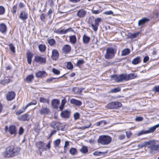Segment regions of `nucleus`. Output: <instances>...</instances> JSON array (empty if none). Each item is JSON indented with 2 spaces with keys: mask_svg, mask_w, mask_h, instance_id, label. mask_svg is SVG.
<instances>
[{
  "mask_svg": "<svg viewBox=\"0 0 159 159\" xmlns=\"http://www.w3.org/2000/svg\"><path fill=\"white\" fill-rule=\"evenodd\" d=\"M35 145L39 149H40L42 151L46 150V148H45V144L42 141L36 142L35 143Z\"/></svg>",
  "mask_w": 159,
  "mask_h": 159,
  "instance_id": "12",
  "label": "nucleus"
},
{
  "mask_svg": "<svg viewBox=\"0 0 159 159\" xmlns=\"http://www.w3.org/2000/svg\"><path fill=\"white\" fill-rule=\"evenodd\" d=\"M120 90V88L118 87L111 89L108 93H115L119 92Z\"/></svg>",
  "mask_w": 159,
  "mask_h": 159,
  "instance_id": "29",
  "label": "nucleus"
},
{
  "mask_svg": "<svg viewBox=\"0 0 159 159\" xmlns=\"http://www.w3.org/2000/svg\"><path fill=\"white\" fill-rule=\"evenodd\" d=\"M122 105V104L120 102H112L109 103L106 107V108L110 109H116L121 107Z\"/></svg>",
  "mask_w": 159,
  "mask_h": 159,
  "instance_id": "6",
  "label": "nucleus"
},
{
  "mask_svg": "<svg viewBox=\"0 0 159 159\" xmlns=\"http://www.w3.org/2000/svg\"><path fill=\"white\" fill-rule=\"evenodd\" d=\"M61 142V140L59 139H58L54 141L53 144L55 147L58 146Z\"/></svg>",
  "mask_w": 159,
  "mask_h": 159,
  "instance_id": "43",
  "label": "nucleus"
},
{
  "mask_svg": "<svg viewBox=\"0 0 159 159\" xmlns=\"http://www.w3.org/2000/svg\"><path fill=\"white\" fill-rule=\"evenodd\" d=\"M15 93L14 91H9L6 95L7 99L8 101H11L15 98Z\"/></svg>",
  "mask_w": 159,
  "mask_h": 159,
  "instance_id": "10",
  "label": "nucleus"
},
{
  "mask_svg": "<svg viewBox=\"0 0 159 159\" xmlns=\"http://www.w3.org/2000/svg\"><path fill=\"white\" fill-rule=\"evenodd\" d=\"M38 48L40 52H44L46 49V46L44 44H41L39 45Z\"/></svg>",
  "mask_w": 159,
  "mask_h": 159,
  "instance_id": "32",
  "label": "nucleus"
},
{
  "mask_svg": "<svg viewBox=\"0 0 159 159\" xmlns=\"http://www.w3.org/2000/svg\"><path fill=\"white\" fill-rule=\"evenodd\" d=\"M152 90L155 92H158L159 93V85L154 87L153 88Z\"/></svg>",
  "mask_w": 159,
  "mask_h": 159,
  "instance_id": "50",
  "label": "nucleus"
},
{
  "mask_svg": "<svg viewBox=\"0 0 159 159\" xmlns=\"http://www.w3.org/2000/svg\"><path fill=\"white\" fill-rule=\"evenodd\" d=\"M91 25L92 27V29L94 31H96L97 30L98 26L97 25L95 24L94 25L93 24H91Z\"/></svg>",
  "mask_w": 159,
  "mask_h": 159,
  "instance_id": "51",
  "label": "nucleus"
},
{
  "mask_svg": "<svg viewBox=\"0 0 159 159\" xmlns=\"http://www.w3.org/2000/svg\"><path fill=\"white\" fill-rule=\"evenodd\" d=\"M60 103V101L57 99H53L52 100L51 104L52 107L55 109L58 108V105Z\"/></svg>",
  "mask_w": 159,
  "mask_h": 159,
  "instance_id": "17",
  "label": "nucleus"
},
{
  "mask_svg": "<svg viewBox=\"0 0 159 159\" xmlns=\"http://www.w3.org/2000/svg\"><path fill=\"white\" fill-rule=\"evenodd\" d=\"M126 136L128 138H130L132 135V133L131 132L129 131L126 132Z\"/></svg>",
  "mask_w": 159,
  "mask_h": 159,
  "instance_id": "60",
  "label": "nucleus"
},
{
  "mask_svg": "<svg viewBox=\"0 0 159 159\" xmlns=\"http://www.w3.org/2000/svg\"><path fill=\"white\" fill-rule=\"evenodd\" d=\"M39 112L42 115H47L49 114L50 111V109L47 107H42L40 110Z\"/></svg>",
  "mask_w": 159,
  "mask_h": 159,
  "instance_id": "14",
  "label": "nucleus"
},
{
  "mask_svg": "<svg viewBox=\"0 0 159 159\" xmlns=\"http://www.w3.org/2000/svg\"><path fill=\"white\" fill-rule=\"evenodd\" d=\"M148 134L147 130H142L141 131L139 132L137 134V135H138V136H139L142 135H143V134Z\"/></svg>",
  "mask_w": 159,
  "mask_h": 159,
  "instance_id": "46",
  "label": "nucleus"
},
{
  "mask_svg": "<svg viewBox=\"0 0 159 159\" xmlns=\"http://www.w3.org/2000/svg\"><path fill=\"white\" fill-rule=\"evenodd\" d=\"M62 49L64 53L67 54L70 51L71 47L69 45H65L63 46Z\"/></svg>",
  "mask_w": 159,
  "mask_h": 159,
  "instance_id": "20",
  "label": "nucleus"
},
{
  "mask_svg": "<svg viewBox=\"0 0 159 159\" xmlns=\"http://www.w3.org/2000/svg\"><path fill=\"white\" fill-rule=\"evenodd\" d=\"M36 76L38 78H43L47 76V74L44 71H40L35 74Z\"/></svg>",
  "mask_w": 159,
  "mask_h": 159,
  "instance_id": "15",
  "label": "nucleus"
},
{
  "mask_svg": "<svg viewBox=\"0 0 159 159\" xmlns=\"http://www.w3.org/2000/svg\"><path fill=\"white\" fill-rule=\"evenodd\" d=\"M70 102L71 104H73L77 106H80L82 104V102L81 101L74 98H71Z\"/></svg>",
  "mask_w": 159,
  "mask_h": 159,
  "instance_id": "19",
  "label": "nucleus"
},
{
  "mask_svg": "<svg viewBox=\"0 0 159 159\" xmlns=\"http://www.w3.org/2000/svg\"><path fill=\"white\" fill-rule=\"evenodd\" d=\"M130 53V50L129 48H126L124 49L122 52V56H126L128 55Z\"/></svg>",
  "mask_w": 159,
  "mask_h": 159,
  "instance_id": "34",
  "label": "nucleus"
},
{
  "mask_svg": "<svg viewBox=\"0 0 159 159\" xmlns=\"http://www.w3.org/2000/svg\"><path fill=\"white\" fill-rule=\"evenodd\" d=\"M69 142L68 141H66L65 142V145L64 146V150L65 151L66 150V148H67V147L69 146Z\"/></svg>",
  "mask_w": 159,
  "mask_h": 159,
  "instance_id": "59",
  "label": "nucleus"
},
{
  "mask_svg": "<svg viewBox=\"0 0 159 159\" xmlns=\"http://www.w3.org/2000/svg\"><path fill=\"white\" fill-rule=\"evenodd\" d=\"M20 148H15L12 145L9 146L6 149L5 151L3 154L5 158L13 157L17 155L19 153Z\"/></svg>",
  "mask_w": 159,
  "mask_h": 159,
  "instance_id": "1",
  "label": "nucleus"
},
{
  "mask_svg": "<svg viewBox=\"0 0 159 159\" xmlns=\"http://www.w3.org/2000/svg\"><path fill=\"white\" fill-rule=\"evenodd\" d=\"M104 14L105 15H110L112 14H113V12L111 11H109L104 12Z\"/></svg>",
  "mask_w": 159,
  "mask_h": 159,
  "instance_id": "58",
  "label": "nucleus"
},
{
  "mask_svg": "<svg viewBox=\"0 0 159 159\" xmlns=\"http://www.w3.org/2000/svg\"><path fill=\"white\" fill-rule=\"evenodd\" d=\"M125 137V135L124 134H122L119 135L118 138L119 139L121 140L124 139Z\"/></svg>",
  "mask_w": 159,
  "mask_h": 159,
  "instance_id": "63",
  "label": "nucleus"
},
{
  "mask_svg": "<svg viewBox=\"0 0 159 159\" xmlns=\"http://www.w3.org/2000/svg\"><path fill=\"white\" fill-rule=\"evenodd\" d=\"M149 21V19L146 17H144L139 20L138 22V25L139 26L143 27L144 26L145 24Z\"/></svg>",
  "mask_w": 159,
  "mask_h": 159,
  "instance_id": "11",
  "label": "nucleus"
},
{
  "mask_svg": "<svg viewBox=\"0 0 159 159\" xmlns=\"http://www.w3.org/2000/svg\"><path fill=\"white\" fill-rule=\"evenodd\" d=\"M101 21V18H97L95 21V24L96 25H97L98 26L99 25V23Z\"/></svg>",
  "mask_w": 159,
  "mask_h": 159,
  "instance_id": "53",
  "label": "nucleus"
},
{
  "mask_svg": "<svg viewBox=\"0 0 159 159\" xmlns=\"http://www.w3.org/2000/svg\"><path fill=\"white\" fill-rule=\"evenodd\" d=\"M156 129H155L154 126L150 127L148 128V130H147L148 133H152L155 131Z\"/></svg>",
  "mask_w": 159,
  "mask_h": 159,
  "instance_id": "48",
  "label": "nucleus"
},
{
  "mask_svg": "<svg viewBox=\"0 0 159 159\" xmlns=\"http://www.w3.org/2000/svg\"><path fill=\"white\" fill-rule=\"evenodd\" d=\"M16 129L15 125H12L9 126L8 129V132L11 134H16Z\"/></svg>",
  "mask_w": 159,
  "mask_h": 159,
  "instance_id": "18",
  "label": "nucleus"
},
{
  "mask_svg": "<svg viewBox=\"0 0 159 159\" xmlns=\"http://www.w3.org/2000/svg\"><path fill=\"white\" fill-rule=\"evenodd\" d=\"M120 82H122L123 80L126 81L125 74H122L118 75Z\"/></svg>",
  "mask_w": 159,
  "mask_h": 159,
  "instance_id": "37",
  "label": "nucleus"
},
{
  "mask_svg": "<svg viewBox=\"0 0 159 159\" xmlns=\"http://www.w3.org/2000/svg\"><path fill=\"white\" fill-rule=\"evenodd\" d=\"M29 115L28 114H25L22 115L19 117L18 119L20 120L25 121L28 120L29 119L28 118Z\"/></svg>",
  "mask_w": 159,
  "mask_h": 159,
  "instance_id": "25",
  "label": "nucleus"
},
{
  "mask_svg": "<svg viewBox=\"0 0 159 159\" xmlns=\"http://www.w3.org/2000/svg\"><path fill=\"white\" fill-rule=\"evenodd\" d=\"M24 129L22 127H20L19 129V135L22 134L24 132Z\"/></svg>",
  "mask_w": 159,
  "mask_h": 159,
  "instance_id": "56",
  "label": "nucleus"
},
{
  "mask_svg": "<svg viewBox=\"0 0 159 159\" xmlns=\"http://www.w3.org/2000/svg\"><path fill=\"white\" fill-rule=\"evenodd\" d=\"M70 111L67 110L62 111L61 113V116L64 118H68L70 116Z\"/></svg>",
  "mask_w": 159,
  "mask_h": 159,
  "instance_id": "16",
  "label": "nucleus"
},
{
  "mask_svg": "<svg viewBox=\"0 0 159 159\" xmlns=\"http://www.w3.org/2000/svg\"><path fill=\"white\" fill-rule=\"evenodd\" d=\"M55 32L58 34H66V31L65 30L61 29L60 30H57Z\"/></svg>",
  "mask_w": 159,
  "mask_h": 159,
  "instance_id": "40",
  "label": "nucleus"
},
{
  "mask_svg": "<svg viewBox=\"0 0 159 159\" xmlns=\"http://www.w3.org/2000/svg\"><path fill=\"white\" fill-rule=\"evenodd\" d=\"M48 42L51 46H53L56 43L55 40L52 39H48Z\"/></svg>",
  "mask_w": 159,
  "mask_h": 159,
  "instance_id": "38",
  "label": "nucleus"
},
{
  "mask_svg": "<svg viewBox=\"0 0 159 159\" xmlns=\"http://www.w3.org/2000/svg\"><path fill=\"white\" fill-rule=\"evenodd\" d=\"M63 76H64V75L61 76L59 77H58V78H54V77H50V78H48L46 79V82L47 83H50L51 82H52L53 83L55 82H56V81L55 80L58 79H60V78H61Z\"/></svg>",
  "mask_w": 159,
  "mask_h": 159,
  "instance_id": "23",
  "label": "nucleus"
},
{
  "mask_svg": "<svg viewBox=\"0 0 159 159\" xmlns=\"http://www.w3.org/2000/svg\"><path fill=\"white\" fill-rule=\"evenodd\" d=\"M103 152H98L97 151H95L93 153V154L94 156H100L102 154H103Z\"/></svg>",
  "mask_w": 159,
  "mask_h": 159,
  "instance_id": "55",
  "label": "nucleus"
},
{
  "mask_svg": "<svg viewBox=\"0 0 159 159\" xmlns=\"http://www.w3.org/2000/svg\"><path fill=\"white\" fill-rule=\"evenodd\" d=\"M5 12V8L2 6H0V15L4 14Z\"/></svg>",
  "mask_w": 159,
  "mask_h": 159,
  "instance_id": "45",
  "label": "nucleus"
},
{
  "mask_svg": "<svg viewBox=\"0 0 159 159\" xmlns=\"http://www.w3.org/2000/svg\"><path fill=\"white\" fill-rule=\"evenodd\" d=\"M52 72L54 74L56 75H59L60 73V72L59 70L55 68H53L52 69Z\"/></svg>",
  "mask_w": 159,
  "mask_h": 159,
  "instance_id": "47",
  "label": "nucleus"
},
{
  "mask_svg": "<svg viewBox=\"0 0 159 159\" xmlns=\"http://www.w3.org/2000/svg\"><path fill=\"white\" fill-rule=\"evenodd\" d=\"M34 61L35 62L40 64H45L46 58L40 56H36L34 57Z\"/></svg>",
  "mask_w": 159,
  "mask_h": 159,
  "instance_id": "8",
  "label": "nucleus"
},
{
  "mask_svg": "<svg viewBox=\"0 0 159 159\" xmlns=\"http://www.w3.org/2000/svg\"><path fill=\"white\" fill-rule=\"evenodd\" d=\"M90 38V37L84 34L83 37V41L84 43L87 44L89 43Z\"/></svg>",
  "mask_w": 159,
  "mask_h": 159,
  "instance_id": "30",
  "label": "nucleus"
},
{
  "mask_svg": "<svg viewBox=\"0 0 159 159\" xmlns=\"http://www.w3.org/2000/svg\"><path fill=\"white\" fill-rule=\"evenodd\" d=\"M33 56V54L30 52H28L26 53V57L27 58L28 63L30 64L32 61V58Z\"/></svg>",
  "mask_w": 159,
  "mask_h": 159,
  "instance_id": "22",
  "label": "nucleus"
},
{
  "mask_svg": "<svg viewBox=\"0 0 159 159\" xmlns=\"http://www.w3.org/2000/svg\"><path fill=\"white\" fill-rule=\"evenodd\" d=\"M126 81L134 79L137 77V75L134 76V73H131L128 75L125 74Z\"/></svg>",
  "mask_w": 159,
  "mask_h": 159,
  "instance_id": "24",
  "label": "nucleus"
},
{
  "mask_svg": "<svg viewBox=\"0 0 159 159\" xmlns=\"http://www.w3.org/2000/svg\"><path fill=\"white\" fill-rule=\"evenodd\" d=\"M50 126L54 129L57 130H61L64 131L66 130L65 126L62 125V124L59 122L55 121L52 122L50 124Z\"/></svg>",
  "mask_w": 159,
  "mask_h": 159,
  "instance_id": "3",
  "label": "nucleus"
},
{
  "mask_svg": "<svg viewBox=\"0 0 159 159\" xmlns=\"http://www.w3.org/2000/svg\"><path fill=\"white\" fill-rule=\"evenodd\" d=\"M139 33H136L132 34L131 35V38L133 39L136 38L139 35Z\"/></svg>",
  "mask_w": 159,
  "mask_h": 159,
  "instance_id": "61",
  "label": "nucleus"
},
{
  "mask_svg": "<svg viewBox=\"0 0 159 159\" xmlns=\"http://www.w3.org/2000/svg\"><path fill=\"white\" fill-rule=\"evenodd\" d=\"M70 41L71 43L75 44L77 41L75 35H73L69 37Z\"/></svg>",
  "mask_w": 159,
  "mask_h": 159,
  "instance_id": "31",
  "label": "nucleus"
},
{
  "mask_svg": "<svg viewBox=\"0 0 159 159\" xmlns=\"http://www.w3.org/2000/svg\"><path fill=\"white\" fill-rule=\"evenodd\" d=\"M7 30V27L6 25L4 23L0 24V31L2 33L6 32Z\"/></svg>",
  "mask_w": 159,
  "mask_h": 159,
  "instance_id": "26",
  "label": "nucleus"
},
{
  "mask_svg": "<svg viewBox=\"0 0 159 159\" xmlns=\"http://www.w3.org/2000/svg\"><path fill=\"white\" fill-rule=\"evenodd\" d=\"M149 59V57L147 56H145L143 59V62L144 63L146 62Z\"/></svg>",
  "mask_w": 159,
  "mask_h": 159,
  "instance_id": "62",
  "label": "nucleus"
},
{
  "mask_svg": "<svg viewBox=\"0 0 159 159\" xmlns=\"http://www.w3.org/2000/svg\"><path fill=\"white\" fill-rule=\"evenodd\" d=\"M87 13V12L85 10L81 9L77 11L76 15L80 18H83L85 16Z\"/></svg>",
  "mask_w": 159,
  "mask_h": 159,
  "instance_id": "9",
  "label": "nucleus"
},
{
  "mask_svg": "<svg viewBox=\"0 0 159 159\" xmlns=\"http://www.w3.org/2000/svg\"><path fill=\"white\" fill-rule=\"evenodd\" d=\"M19 17L23 22H25L26 20L28 18V14L25 11H20Z\"/></svg>",
  "mask_w": 159,
  "mask_h": 159,
  "instance_id": "7",
  "label": "nucleus"
},
{
  "mask_svg": "<svg viewBox=\"0 0 159 159\" xmlns=\"http://www.w3.org/2000/svg\"><path fill=\"white\" fill-rule=\"evenodd\" d=\"M115 55V50L114 48L111 47L107 48L106 50V53L104 57L107 59H112Z\"/></svg>",
  "mask_w": 159,
  "mask_h": 159,
  "instance_id": "4",
  "label": "nucleus"
},
{
  "mask_svg": "<svg viewBox=\"0 0 159 159\" xmlns=\"http://www.w3.org/2000/svg\"><path fill=\"white\" fill-rule=\"evenodd\" d=\"M111 141V137L108 135L100 136L98 140V143L103 145L109 144Z\"/></svg>",
  "mask_w": 159,
  "mask_h": 159,
  "instance_id": "2",
  "label": "nucleus"
},
{
  "mask_svg": "<svg viewBox=\"0 0 159 159\" xmlns=\"http://www.w3.org/2000/svg\"><path fill=\"white\" fill-rule=\"evenodd\" d=\"M59 54L58 51L56 49H53L52 51V59L54 60H56L59 57Z\"/></svg>",
  "mask_w": 159,
  "mask_h": 159,
  "instance_id": "13",
  "label": "nucleus"
},
{
  "mask_svg": "<svg viewBox=\"0 0 159 159\" xmlns=\"http://www.w3.org/2000/svg\"><path fill=\"white\" fill-rule=\"evenodd\" d=\"M34 79V75H30L26 77L25 80L27 83H31Z\"/></svg>",
  "mask_w": 159,
  "mask_h": 159,
  "instance_id": "27",
  "label": "nucleus"
},
{
  "mask_svg": "<svg viewBox=\"0 0 159 159\" xmlns=\"http://www.w3.org/2000/svg\"><path fill=\"white\" fill-rule=\"evenodd\" d=\"M70 153L72 155H75L77 152L76 149L74 148H71L69 151Z\"/></svg>",
  "mask_w": 159,
  "mask_h": 159,
  "instance_id": "41",
  "label": "nucleus"
},
{
  "mask_svg": "<svg viewBox=\"0 0 159 159\" xmlns=\"http://www.w3.org/2000/svg\"><path fill=\"white\" fill-rule=\"evenodd\" d=\"M39 102L43 103H47L48 104H49V100L48 99H46L43 97H40L39 98Z\"/></svg>",
  "mask_w": 159,
  "mask_h": 159,
  "instance_id": "35",
  "label": "nucleus"
},
{
  "mask_svg": "<svg viewBox=\"0 0 159 159\" xmlns=\"http://www.w3.org/2000/svg\"><path fill=\"white\" fill-rule=\"evenodd\" d=\"M84 88H79L78 87H75L73 89V92L76 94H80L84 89Z\"/></svg>",
  "mask_w": 159,
  "mask_h": 159,
  "instance_id": "21",
  "label": "nucleus"
},
{
  "mask_svg": "<svg viewBox=\"0 0 159 159\" xmlns=\"http://www.w3.org/2000/svg\"><path fill=\"white\" fill-rule=\"evenodd\" d=\"M9 48L10 50L13 53H15V47L12 43H10L9 45Z\"/></svg>",
  "mask_w": 159,
  "mask_h": 159,
  "instance_id": "42",
  "label": "nucleus"
},
{
  "mask_svg": "<svg viewBox=\"0 0 159 159\" xmlns=\"http://www.w3.org/2000/svg\"><path fill=\"white\" fill-rule=\"evenodd\" d=\"M45 16V15L44 13H42L41 15L40 19L42 21H44Z\"/></svg>",
  "mask_w": 159,
  "mask_h": 159,
  "instance_id": "64",
  "label": "nucleus"
},
{
  "mask_svg": "<svg viewBox=\"0 0 159 159\" xmlns=\"http://www.w3.org/2000/svg\"><path fill=\"white\" fill-rule=\"evenodd\" d=\"M141 61L140 57H137L134 58L132 61V63L134 65H136L139 63Z\"/></svg>",
  "mask_w": 159,
  "mask_h": 159,
  "instance_id": "33",
  "label": "nucleus"
},
{
  "mask_svg": "<svg viewBox=\"0 0 159 159\" xmlns=\"http://www.w3.org/2000/svg\"><path fill=\"white\" fill-rule=\"evenodd\" d=\"M107 122L105 120H101L97 122L96 125L97 126H99L100 125L102 124H103V125L106 124Z\"/></svg>",
  "mask_w": 159,
  "mask_h": 159,
  "instance_id": "49",
  "label": "nucleus"
},
{
  "mask_svg": "<svg viewBox=\"0 0 159 159\" xmlns=\"http://www.w3.org/2000/svg\"><path fill=\"white\" fill-rule=\"evenodd\" d=\"M151 142V144H148L150 145L148 147V148L149 149V153H152L154 151H157L159 152V144L155 145V141L154 140L149 141Z\"/></svg>",
  "mask_w": 159,
  "mask_h": 159,
  "instance_id": "5",
  "label": "nucleus"
},
{
  "mask_svg": "<svg viewBox=\"0 0 159 159\" xmlns=\"http://www.w3.org/2000/svg\"><path fill=\"white\" fill-rule=\"evenodd\" d=\"M66 67L68 69H72L73 68V66L70 62H69L67 64Z\"/></svg>",
  "mask_w": 159,
  "mask_h": 159,
  "instance_id": "44",
  "label": "nucleus"
},
{
  "mask_svg": "<svg viewBox=\"0 0 159 159\" xmlns=\"http://www.w3.org/2000/svg\"><path fill=\"white\" fill-rule=\"evenodd\" d=\"M143 120V118L141 116H138L136 118L135 120L136 121H140Z\"/></svg>",
  "mask_w": 159,
  "mask_h": 159,
  "instance_id": "57",
  "label": "nucleus"
},
{
  "mask_svg": "<svg viewBox=\"0 0 159 159\" xmlns=\"http://www.w3.org/2000/svg\"><path fill=\"white\" fill-rule=\"evenodd\" d=\"M117 75L116 74L112 75L111 77V79L112 80H114L115 82H116Z\"/></svg>",
  "mask_w": 159,
  "mask_h": 159,
  "instance_id": "54",
  "label": "nucleus"
},
{
  "mask_svg": "<svg viewBox=\"0 0 159 159\" xmlns=\"http://www.w3.org/2000/svg\"><path fill=\"white\" fill-rule=\"evenodd\" d=\"M80 117V114L78 112H76L74 115V117L75 120H77L79 119Z\"/></svg>",
  "mask_w": 159,
  "mask_h": 159,
  "instance_id": "52",
  "label": "nucleus"
},
{
  "mask_svg": "<svg viewBox=\"0 0 159 159\" xmlns=\"http://www.w3.org/2000/svg\"><path fill=\"white\" fill-rule=\"evenodd\" d=\"M84 63V61L83 59L80 60L78 61L76 66H77L80 67Z\"/></svg>",
  "mask_w": 159,
  "mask_h": 159,
  "instance_id": "39",
  "label": "nucleus"
},
{
  "mask_svg": "<svg viewBox=\"0 0 159 159\" xmlns=\"http://www.w3.org/2000/svg\"><path fill=\"white\" fill-rule=\"evenodd\" d=\"M80 152L83 153H86L88 151V148L86 146H82L80 150Z\"/></svg>",
  "mask_w": 159,
  "mask_h": 159,
  "instance_id": "36",
  "label": "nucleus"
},
{
  "mask_svg": "<svg viewBox=\"0 0 159 159\" xmlns=\"http://www.w3.org/2000/svg\"><path fill=\"white\" fill-rule=\"evenodd\" d=\"M151 142L149 141L144 142L141 143L139 144L138 145V147L140 148H142L148 145V144H151Z\"/></svg>",
  "mask_w": 159,
  "mask_h": 159,
  "instance_id": "28",
  "label": "nucleus"
}]
</instances>
